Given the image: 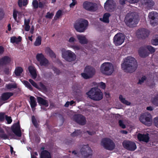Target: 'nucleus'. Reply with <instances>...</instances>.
I'll return each mask as SVG.
<instances>
[{
    "label": "nucleus",
    "instance_id": "obj_1",
    "mask_svg": "<svg viewBox=\"0 0 158 158\" xmlns=\"http://www.w3.org/2000/svg\"><path fill=\"white\" fill-rule=\"evenodd\" d=\"M137 67V63L135 59L131 56L125 57L121 64V68L125 72L132 73L134 71Z\"/></svg>",
    "mask_w": 158,
    "mask_h": 158
},
{
    "label": "nucleus",
    "instance_id": "obj_2",
    "mask_svg": "<svg viewBox=\"0 0 158 158\" xmlns=\"http://www.w3.org/2000/svg\"><path fill=\"white\" fill-rule=\"evenodd\" d=\"M86 94L89 98L94 101H98L103 98L102 93L98 88H92Z\"/></svg>",
    "mask_w": 158,
    "mask_h": 158
},
{
    "label": "nucleus",
    "instance_id": "obj_3",
    "mask_svg": "<svg viewBox=\"0 0 158 158\" xmlns=\"http://www.w3.org/2000/svg\"><path fill=\"white\" fill-rule=\"evenodd\" d=\"M125 22L126 24L128 26L132 27L136 24L138 22L137 15L134 12H130L126 15Z\"/></svg>",
    "mask_w": 158,
    "mask_h": 158
},
{
    "label": "nucleus",
    "instance_id": "obj_4",
    "mask_svg": "<svg viewBox=\"0 0 158 158\" xmlns=\"http://www.w3.org/2000/svg\"><path fill=\"white\" fill-rule=\"evenodd\" d=\"M100 70L101 73L105 75H111L114 71L113 64L109 62L104 63L100 66Z\"/></svg>",
    "mask_w": 158,
    "mask_h": 158
},
{
    "label": "nucleus",
    "instance_id": "obj_5",
    "mask_svg": "<svg viewBox=\"0 0 158 158\" xmlns=\"http://www.w3.org/2000/svg\"><path fill=\"white\" fill-rule=\"evenodd\" d=\"M88 21L84 19H80L76 21L74 26L76 31L79 32H83L87 29Z\"/></svg>",
    "mask_w": 158,
    "mask_h": 158
},
{
    "label": "nucleus",
    "instance_id": "obj_6",
    "mask_svg": "<svg viewBox=\"0 0 158 158\" xmlns=\"http://www.w3.org/2000/svg\"><path fill=\"white\" fill-rule=\"evenodd\" d=\"M61 51L62 58L66 60L71 62L74 61L76 59V54L71 50H66L64 48H62Z\"/></svg>",
    "mask_w": 158,
    "mask_h": 158
},
{
    "label": "nucleus",
    "instance_id": "obj_7",
    "mask_svg": "<svg viewBox=\"0 0 158 158\" xmlns=\"http://www.w3.org/2000/svg\"><path fill=\"white\" fill-rule=\"evenodd\" d=\"M92 153V151L88 145H83L82 147L80 152H77L75 151L72 152V153L74 155H77L80 156L81 154L86 157L90 156Z\"/></svg>",
    "mask_w": 158,
    "mask_h": 158
},
{
    "label": "nucleus",
    "instance_id": "obj_8",
    "mask_svg": "<svg viewBox=\"0 0 158 158\" xmlns=\"http://www.w3.org/2000/svg\"><path fill=\"white\" fill-rule=\"evenodd\" d=\"M95 69L91 66H86L83 73L81 74L82 77L85 79H88L92 77L95 73Z\"/></svg>",
    "mask_w": 158,
    "mask_h": 158
},
{
    "label": "nucleus",
    "instance_id": "obj_9",
    "mask_svg": "<svg viewBox=\"0 0 158 158\" xmlns=\"http://www.w3.org/2000/svg\"><path fill=\"white\" fill-rule=\"evenodd\" d=\"M152 116L150 114L145 113L141 115L139 118V120L143 124L149 126L152 124Z\"/></svg>",
    "mask_w": 158,
    "mask_h": 158
},
{
    "label": "nucleus",
    "instance_id": "obj_10",
    "mask_svg": "<svg viewBox=\"0 0 158 158\" xmlns=\"http://www.w3.org/2000/svg\"><path fill=\"white\" fill-rule=\"evenodd\" d=\"M147 49L151 53L154 52L155 49L151 46H147L143 47L140 48L139 50V54L141 57H145L148 56L149 53L146 52V49Z\"/></svg>",
    "mask_w": 158,
    "mask_h": 158
},
{
    "label": "nucleus",
    "instance_id": "obj_11",
    "mask_svg": "<svg viewBox=\"0 0 158 158\" xmlns=\"http://www.w3.org/2000/svg\"><path fill=\"white\" fill-rule=\"evenodd\" d=\"M101 145L106 149L109 150H113L115 146L113 141L110 139L107 138H105L102 139Z\"/></svg>",
    "mask_w": 158,
    "mask_h": 158
},
{
    "label": "nucleus",
    "instance_id": "obj_12",
    "mask_svg": "<svg viewBox=\"0 0 158 158\" xmlns=\"http://www.w3.org/2000/svg\"><path fill=\"white\" fill-rule=\"evenodd\" d=\"M125 37L121 33H118L115 35L113 38V42L116 46L121 45L124 42Z\"/></svg>",
    "mask_w": 158,
    "mask_h": 158
},
{
    "label": "nucleus",
    "instance_id": "obj_13",
    "mask_svg": "<svg viewBox=\"0 0 158 158\" xmlns=\"http://www.w3.org/2000/svg\"><path fill=\"white\" fill-rule=\"evenodd\" d=\"M36 57V60L39 62L41 66H46L48 64V60L42 53L37 54Z\"/></svg>",
    "mask_w": 158,
    "mask_h": 158
},
{
    "label": "nucleus",
    "instance_id": "obj_14",
    "mask_svg": "<svg viewBox=\"0 0 158 158\" xmlns=\"http://www.w3.org/2000/svg\"><path fill=\"white\" fill-rule=\"evenodd\" d=\"M151 24L155 26L158 24V14L156 12H152L149 14Z\"/></svg>",
    "mask_w": 158,
    "mask_h": 158
},
{
    "label": "nucleus",
    "instance_id": "obj_15",
    "mask_svg": "<svg viewBox=\"0 0 158 158\" xmlns=\"http://www.w3.org/2000/svg\"><path fill=\"white\" fill-rule=\"evenodd\" d=\"M123 145L125 148L131 151H134L136 148L135 144L129 141H124L123 143Z\"/></svg>",
    "mask_w": 158,
    "mask_h": 158
},
{
    "label": "nucleus",
    "instance_id": "obj_16",
    "mask_svg": "<svg viewBox=\"0 0 158 158\" xmlns=\"http://www.w3.org/2000/svg\"><path fill=\"white\" fill-rule=\"evenodd\" d=\"M83 6L85 9L90 11H94L97 9L96 4L89 2H84Z\"/></svg>",
    "mask_w": 158,
    "mask_h": 158
},
{
    "label": "nucleus",
    "instance_id": "obj_17",
    "mask_svg": "<svg viewBox=\"0 0 158 158\" xmlns=\"http://www.w3.org/2000/svg\"><path fill=\"white\" fill-rule=\"evenodd\" d=\"M115 6L113 0H108L105 3L104 8L106 10L109 11H112Z\"/></svg>",
    "mask_w": 158,
    "mask_h": 158
},
{
    "label": "nucleus",
    "instance_id": "obj_18",
    "mask_svg": "<svg viewBox=\"0 0 158 158\" xmlns=\"http://www.w3.org/2000/svg\"><path fill=\"white\" fill-rule=\"evenodd\" d=\"M74 120L79 124L84 125L86 123V120L84 117L81 115H76L74 116Z\"/></svg>",
    "mask_w": 158,
    "mask_h": 158
},
{
    "label": "nucleus",
    "instance_id": "obj_19",
    "mask_svg": "<svg viewBox=\"0 0 158 158\" xmlns=\"http://www.w3.org/2000/svg\"><path fill=\"white\" fill-rule=\"evenodd\" d=\"M12 130L16 135L19 137L21 136V134L20 127L19 122L13 125L12 127Z\"/></svg>",
    "mask_w": 158,
    "mask_h": 158
},
{
    "label": "nucleus",
    "instance_id": "obj_20",
    "mask_svg": "<svg viewBox=\"0 0 158 158\" xmlns=\"http://www.w3.org/2000/svg\"><path fill=\"white\" fill-rule=\"evenodd\" d=\"M148 31L144 29H142L137 31L136 35L139 38H143L148 36Z\"/></svg>",
    "mask_w": 158,
    "mask_h": 158
},
{
    "label": "nucleus",
    "instance_id": "obj_21",
    "mask_svg": "<svg viewBox=\"0 0 158 158\" xmlns=\"http://www.w3.org/2000/svg\"><path fill=\"white\" fill-rule=\"evenodd\" d=\"M138 139L140 141L148 142L149 139V137L148 134L145 135L139 134L138 135Z\"/></svg>",
    "mask_w": 158,
    "mask_h": 158
},
{
    "label": "nucleus",
    "instance_id": "obj_22",
    "mask_svg": "<svg viewBox=\"0 0 158 158\" xmlns=\"http://www.w3.org/2000/svg\"><path fill=\"white\" fill-rule=\"evenodd\" d=\"M77 38L79 42L81 44H87L88 43V40L85 35H77Z\"/></svg>",
    "mask_w": 158,
    "mask_h": 158
},
{
    "label": "nucleus",
    "instance_id": "obj_23",
    "mask_svg": "<svg viewBox=\"0 0 158 158\" xmlns=\"http://www.w3.org/2000/svg\"><path fill=\"white\" fill-rule=\"evenodd\" d=\"M29 102L33 111H34L35 107L37 106L36 98L34 97L31 96L30 97Z\"/></svg>",
    "mask_w": 158,
    "mask_h": 158
},
{
    "label": "nucleus",
    "instance_id": "obj_24",
    "mask_svg": "<svg viewBox=\"0 0 158 158\" xmlns=\"http://www.w3.org/2000/svg\"><path fill=\"white\" fill-rule=\"evenodd\" d=\"M28 69L32 77L34 79H35L37 77V74L35 68L33 66H30L28 67Z\"/></svg>",
    "mask_w": 158,
    "mask_h": 158
},
{
    "label": "nucleus",
    "instance_id": "obj_25",
    "mask_svg": "<svg viewBox=\"0 0 158 158\" xmlns=\"http://www.w3.org/2000/svg\"><path fill=\"white\" fill-rule=\"evenodd\" d=\"M140 2L143 5L150 7L154 5V2L152 0H140Z\"/></svg>",
    "mask_w": 158,
    "mask_h": 158
},
{
    "label": "nucleus",
    "instance_id": "obj_26",
    "mask_svg": "<svg viewBox=\"0 0 158 158\" xmlns=\"http://www.w3.org/2000/svg\"><path fill=\"white\" fill-rule=\"evenodd\" d=\"M37 100L38 102L40 104L44 105L45 107H47L48 106V103L47 101L39 97H37Z\"/></svg>",
    "mask_w": 158,
    "mask_h": 158
},
{
    "label": "nucleus",
    "instance_id": "obj_27",
    "mask_svg": "<svg viewBox=\"0 0 158 158\" xmlns=\"http://www.w3.org/2000/svg\"><path fill=\"white\" fill-rule=\"evenodd\" d=\"M13 95V94L10 92L4 93L1 96V98L2 101H5L8 99Z\"/></svg>",
    "mask_w": 158,
    "mask_h": 158
},
{
    "label": "nucleus",
    "instance_id": "obj_28",
    "mask_svg": "<svg viewBox=\"0 0 158 158\" xmlns=\"http://www.w3.org/2000/svg\"><path fill=\"white\" fill-rule=\"evenodd\" d=\"M10 58L7 56H5L0 60V64H6L9 63L11 61Z\"/></svg>",
    "mask_w": 158,
    "mask_h": 158
},
{
    "label": "nucleus",
    "instance_id": "obj_29",
    "mask_svg": "<svg viewBox=\"0 0 158 158\" xmlns=\"http://www.w3.org/2000/svg\"><path fill=\"white\" fill-rule=\"evenodd\" d=\"M41 158H51L50 154L48 151L44 150L41 152L40 154Z\"/></svg>",
    "mask_w": 158,
    "mask_h": 158
},
{
    "label": "nucleus",
    "instance_id": "obj_30",
    "mask_svg": "<svg viewBox=\"0 0 158 158\" xmlns=\"http://www.w3.org/2000/svg\"><path fill=\"white\" fill-rule=\"evenodd\" d=\"M45 52L52 58H55L56 55L49 48H47L45 49Z\"/></svg>",
    "mask_w": 158,
    "mask_h": 158
},
{
    "label": "nucleus",
    "instance_id": "obj_31",
    "mask_svg": "<svg viewBox=\"0 0 158 158\" xmlns=\"http://www.w3.org/2000/svg\"><path fill=\"white\" fill-rule=\"evenodd\" d=\"M22 40L21 37L19 36L18 38L15 36L12 37L10 38V42L12 43H16L18 44Z\"/></svg>",
    "mask_w": 158,
    "mask_h": 158
},
{
    "label": "nucleus",
    "instance_id": "obj_32",
    "mask_svg": "<svg viewBox=\"0 0 158 158\" xmlns=\"http://www.w3.org/2000/svg\"><path fill=\"white\" fill-rule=\"evenodd\" d=\"M152 103L154 105L158 106V93L155 94L151 99Z\"/></svg>",
    "mask_w": 158,
    "mask_h": 158
},
{
    "label": "nucleus",
    "instance_id": "obj_33",
    "mask_svg": "<svg viewBox=\"0 0 158 158\" xmlns=\"http://www.w3.org/2000/svg\"><path fill=\"white\" fill-rule=\"evenodd\" d=\"M119 99L120 102L123 103L127 105H130L131 103L127 100L124 98L122 95H120L119 96Z\"/></svg>",
    "mask_w": 158,
    "mask_h": 158
},
{
    "label": "nucleus",
    "instance_id": "obj_34",
    "mask_svg": "<svg viewBox=\"0 0 158 158\" xmlns=\"http://www.w3.org/2000/svg\"><path fill=\"white\" fill-rule=\"evenodd\" d=\"M42 37L40 36H38L35 39L34 43V45L35 46L40 45L41 43Z\"/></svg>",
    "mask_w": 158,
    "mask_h": 158
},
{
    "label": "nucleus",
    "instance_id": "obj_35",
    "mask_svg": "<svg viewBox=\"0 0 158 158\" xmlns=\"http://www.w3.org/2000/svg\"><path fill=\"white\" fill-rule=\"evenodd\" d=\"M13 17L15 20L16 21L17 20V17L18 16L19 18L20 19L22 16V14L16 10H14L13 13Z\"/></svg>",
    "mask_w": 158,
    "mask_h": 158
},
{
    "label": "nucleus",
    "instance_id": "obj_36",
    "mask_svg": "<svg viewBox=\"0 0 158 158\" xmlns=\"http://www.w3.org/2000/svg\"><path fill=\"white\" fill-rule=\"evenodd\" d=\"M30 21L29 19H24V25H25V29L26 31H28L30 28V26L29 25V23Z\"/></svg>",
    "mask_w": 158,
    "mask_h": 158
},
{
    "label": "nucleus",
    "instance_id": "obj_37",
    "mask_svg": "<svg viewBox=\"0 0 158 158\" xmlns=\"http://www.w3.org/2000/svg\"><path fill=\"white\" fill-rule=\"evenodd\" d=\"M17 85L15 83H11L7 84L6 85V88L10 90H12L16 88Z\"/></svg>",
    "mask_w": 158,
    "mask_h": 158
},
{
    "label": "nucleus",
    "instance_id": "obj_38",
    "mask_svg": "<svg viewBox=\"0 0 158 158\" xmlns=\"http://www.w3.org/2000/svg\"><path fill=\"white\" fill-rule=\"evenodd\" d=\"M23 71V69L21 67H18L15 69V73L16 76H19L20 75Z\"/></svg>",
    "mask_w": 158,
    "mask_h": 158
},
{
    "label": "nucleus",
    "instance_id": "obj_39",
    "mask_svg": "<svg viewBox=\"0 0 158 158\" xmlns=\"http://www.w3.org/2000/svg\"><path fill=\"white\" fill-rule=\"evenodd\" d=\"M110 16V15L109 13H105L103 15L102 21L104 22L108 23L109 22V18Z\"/></svg>",
    "mask_w": 158,
    "mask_h": 158
},
{
    "label": "nucleus",
    "instance_id": "obj_40",
    "mask_svg": "<svg viewBox=\"0 0 158 158\" xmlns=\"http://www.w3.org/2000/svg\"><path fill=\"white\" fill-rule=\"evenodd\" d=\"M68 46L69 47L73 48L75 51L79 50L81 48L80 46L77 45L68 44Z\"/></svg>",
    "mask_w": 158,
    "mask_h": 158
},
{
    "label": "nucleus",
    "instance_id": "obj_41",
    "mask_svg": "<svg viewBox=\"0 0 158 158\" xmlns=\"http://www.w3.org/2000/svg\"><path fill=\"white\" fill-rule=\"evenodd\" d=\"M18 3L19 7H21L22 6H25L28 3V0H23V2L22 0H19Z\"/></svg>",
    "mask_w": 158,
    "mask_h": 158
},
{
    "label": "nucleus",
    "instance_id": "obj_42",
    "mask_svg": "<svg viewBox=\"0 0 158 158\" xmlns=\"http://www.w3.org/2000/svg\"><path fill=\"white\" fill-rule=\"evenodd\" d=\"M22 82L25 86L27 87V88H28L31 90H32V87L28 81H22Z\"/></svg>",
    "mask_w": 158,
    "mask_h": 158
},
{
    "label": "nucleus",
    "instance_id": "obj_43",
    "mask_svg": "<svg viewBox=\"0 0 158 158\" xmlns=\"http://www.w3.org/2000/svg\"><path fill=\"white\" fill-rule=\"evenodd\" d=\"M0 131L1 132V134H0V136L1 138H3L4 139H8V136L3 133V130L2 129H0Z\"/></svg>",
    "mask_w": 158,
    "mask_h": 158
},
{
    "label": "nucleus",
    "instance_id": "obj_44",
    "mask_svg": "<svg viewBox=\"0 0 158 158\" xmlns=\"http://www.w3.org/2000/svg\"><path fill=\"white\" fill-rule=\"evenodd\" d=\"M62 12L60 10H59L56 12V15H55L54 19L55 20L59 18L60 17L61 15Z\"/></svg>",
    "mask_w": 158,
    "mask_h": 158
},
{
    "label": "nucleus",
    "instance_id": "obj_45",
    "mask_svg": "<svg viewBox=\"0 0 158 158\" xmlns=\"http://www.w3.org/2000/svg\"><path fill=\"white\" fill-rule=\"evenodd\" d=\"M29 82L32 85L36 88L39 89V86L38 84H37L34 81L31 79H30L29 80Z\"/></svg>",
    "mask_w": 158,
    "mask_h": 158
},
{
    "label": "nucleus",
    "instance_id": "obj_46",
    "mask_svg": "<svg viewBox=\"0 0 158 158\" xmlns=\"http://www.w3.org/2000/svg\"><path fill=\"white\" fill-rule=\"evenodd\" d=\"M68 41L69 43L73 44L76 41V40L74 36H71L69 38Z\"/></svg>",
    "mask_w": 158,
    "mask_h": 158
},
{
    "label": "nucleus",
    "instance_id": "obj_47",
    "mask_svg": "<svg viewBox=\"0 0 158 158\" xmlns=\"http://www.w3.org/2000/svg\"><path fill=\"white\" fill-rule=\"evenodd\" d=\"M152 43L153 45H158V36H157L155 38L152 40Z\"/></svg>",
    "mask_w": 158,
    "mask_h": 158
},
{
    "label": "nucleus",
    "instance_id": "obj_48",
    "mask_svg": "<svg viewBox=\"0 0 158 158\" xmlns=\"http://www.w3.org/2000/svg\"><path fill=\"white\" fill-rule=\"evenodd\" d=\"M54 15L53 13H50L48 12L45 16V17L48 19H52Z\"/></svg>",
    "mask_w": 158,
    "mask_h": 158
},
{
    "label": "nucleus",
    "instance_id": "obj_49",
    "mask_svg": "<svg viewBox=\"0 0 158 158\" xmlns=\"http://www.w3.org/2000/svg\"><path fill=\"white\" fill-rule=\"evenodd\" d=\"M98 86L99 87L102 89H105L106 88V85L105 83L102 82H101L98 84Z\"/></svg>",
    "mask_w": 158,
    "mask_h": 158
},
{
    "label": "nucleus",
    "instance_id": "obj_50",
    "mask_svg": "<svg viewBox=\"0 0 158 158\" xmlns=\"http://www.w3.org/2000/svg\"><path fill=\"white\" fill-rule=\"evenodd\" d=\"M81 133V131L79 130H77L73 132L72 134V136H77L80 134Z\"/></svg>",
    "mask_w": 158,
    "mask_h": 158
},
{
    "label": "nucleus",
    "instance_id": "obj_51",
    "mask_svg": "<svg viewBox=\"0 0 158 158\" xmlns=\"http://www.w3.org/2000/svg\"><path fill=\"white\" fill-rule=\"evenodd\" d=\"M32 5L34 8H37L38 7V3L37 0H35L33 1L32 2Z\"/></svg>",
    "mask_w": 158,
    "mask_h": 158
},
{
    "label": "nucleus",
    "instance_id": "obj_52",
    "mask_svg": "<svg viewBox=\"0 0 158 158\" xmlns=\"http://www.w3.org/2000/svg\"><path fill=\"white\" fill-rule=\"evenodd\" d=\"M32 121L34 125L36 127H37V123L35 118L34 116H33L32 117Z\"/></svg>",
    "mask_w": 158,
    "mask_h": 158
},
{
    "label": "nucleus",
    "instance_id": "obj_53",
    "mask_svg": "<svg viewBox=\"0 0 158 158\" xmlns=\"http://www.w3.org/2000/svg\"><path fill=\"white\" fill-rule=\"evenodd\" d=\"M5 117L6 120L7 121V123L10 124L12 122V119H11L10 117L5 115Z\"/></svg>",
    "mask_w": 158,
    "mask_h": 158
},
{
    "label": "nucleus",
    "instance_id": "obj_54",
    "mask_svg": "<svg viewBox=\"0 0 158 158\" xmlns=\"http://www.w3.org/2000/svg\"><path fill=\"white\" fill-rule=\"evenodd\" d=\"M72 2L69 5L70 8H73L74 6L77 4V1L76 0H72Z\"/></svg>",
    "mask_w": 158,
    "mask_h": 158
},
{
    "label": "nucleus",
    "instance_id": "obj_55",
    "mask_svg": "<svg viewBox=\"0 0 158 158\" xmlns=\"http://www.w3.org/2000/svg\"><path fill=\"white\" fill-rule=\"evenodd\" d=\"M146 79V77L145 76H144L141 77L140 79H139V81L138 83L139 84H142L144 80H145Z\"/></svg>",
    "mask_w": 158,
    "mask_h": 158
},
{
    "label": "nucleus",
    "instance_id": "obj_56",
    "mask_svg": "<svg viewBox=\"0 0 158 158\" xmlns=\"http://www.w3.org/2000/svg\"><path fill=\"white\" fill-rule=\"evenodd\" d=\"M154 123L155 126L158 127V117L155 118H154Z\"/></svg>",
    "mask_w": 158,
    "mask_h": 158
},
{
    "label": "nucleus",
    "instance_id": "obj_57",
    "mask_svg": "<svg viewBox=\"0 0 158 158\" xmlns=\"http://www.w3.org/2000/svg\"><path fill=\"white\" fill-rule=\"evenodd\" d=\"M4 16V13L2 10H0V20L2 19Z\"/></svg>",
    "mask_w": 158,
    "mask_h": 158
},
{
    "label": "nucleus",
    "instance_id": "obj_58",
    "mask_svg": "<svg viewBox=\"0 0 158 158\" xmlns=\"http://www.w3.org/2000/svg\"><path fill=\"white\" fill-rule=\"evenodd\" d=\"M119 126L123 128H124L126 127L125 125L123 124V122L122 121L120 120L119 121Z\"/></svg>",
    "mask_w": 158,
    "mask_h": 158
},
{
    "label": "nucleus",
    "instance_id": "obj_59",
    "mask_svg": "<svg viewBox=\"0 0 158 158\" xmlns=\"http://www.w3.org/2000/svg\"><path fill=\"white\" fill-rule=\"evenodd\" d=\"M5 114L3 113H0V121L3 120L5 117Z\"/></svg>",
    "mask_w": 158,
    "mask_h": 158
},
{
    "label": "nucleus",
    "instance_id": "obj_60",
    "mask_svg": "<svg viewBox=\"0 0 158 158\" xmlns=\"http://www.w3.org/2000/svg\"><path fill=\"white\" fill-rule=\"evenodd\" d=\"M31 158H36L35 156H37L38 153L37 152H31Z\"/></svg>",
    "mask_w": 158,
    "mask_h": 158
},
{
    "label": "nucleus",
    "instance_id": "obj_61",
    "mask_svg": "<svg viewBox=\"0 0 158 158\" xmlns=\"http://www.w3.org/2000/svg\"><path fill=\"white\" fill-rule=\"evenodd\" d=\"M131 3H133L137 2L139 0H126Z\"/></svg>",
    "mask_w": 158,
    "mask_h": 158
},
{
    "label": "nucleus",
    "instance_id": "obj_62",
    "mask_svg": "<svg viewBox=\"0 0 158 158\" xmlns=\"http://www.w3.org/2000/svg\"><path fill=\"white\" fill-rule=\"evenodd\" d=\"M38 85L39 87V88L38 89H41V88H44V85L41 82H40V83H39L38 84Z\"/></svg>",
    "mask_w": 158,
    "mask_h": 158
},
{
    "label": "nucleus",
    "instance_id": "obj_63",
    "mask_svg": "<svg viewBox=\"0 0 158 158\" xmlns=\"http://www.w3.org/2000/svg\"><path fill=\"white\" fill-rule=\"evenodd\" d=\"M45 3L43 4L41 2H40L38 4V6L40 8H43L44 6Z\"/></svg>",
    "mask_w": 158,
    "mask_h": 158
},
{
    "label": "nucleus",
    "instance_id": "obj_64",
    "mask_svg": "<svg viewBox=\"0 0 158 158\" xmlns=\"http://www.w3.org/2000/svg\"><path fill=\"white\" fill-rule=\"evenodd\" d=\"M53 70L56 74H59L60 72L59 70L56 68L53 69Z\"/></svg>",
    "mask_w": 158,
    "mask_h": 158
}]
</instances>
